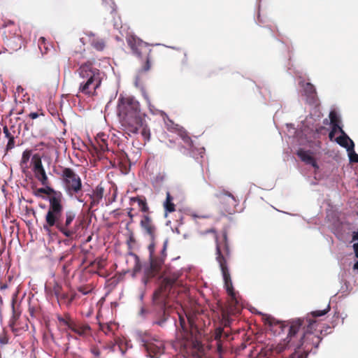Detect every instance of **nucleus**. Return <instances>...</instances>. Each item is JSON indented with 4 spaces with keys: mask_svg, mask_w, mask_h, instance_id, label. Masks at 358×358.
I'll use <instances>...</instances> for the list:
<instances>
[{
    "mask_svg": "<svg viewBox=\"0 0 358 358\" xmlns=\"http://www.w3.org/2000/svg\"><path fill=\"white\" fill-rule=\"evenodd\" d=\"M49 206L45 215L43 229L50 232L55 227L62 235L69 238L76 236L80 229L84 228V217H77L75 210L64 211V204L61 203L60 194L57 197H49Z\"/></svg>",
    "mask_w": 358,
    "mask_h": 358,
    "instance_id": "obj_1",
    "label": "nucleus"
},
{
    "mask_svg": "<svg viewBox=\"0 0 358 358\" xmlns=\"http://www.w3.org/2000/svg\"><path fill=\"white\" fill-rule=\"evenodd\" d=\"M140 227L143 235L148 238L150 244L148 250L150 252V264L145 270L144 282L146 284L148 280L159 273L164 259L166 257L167 241L164 243L163 248L159 256L155 255V241L157 237V227L150 215H142L140 220Z\"/></svg>",
    "mask_w": 358,
    "mask_h": 358,
    "instance_id": "obj_2",
    "label": "nucleus"
},
{
    "mask_svg": "<svg viewBox=\"0 0 358 358\" xmlns=\"http://www.w3.org/2000/svg\"><path fill=\"white\" fill-rule=\"evenodd\" d=\"M216 242V260L219 264L220 268L224 280V287L229 296V313L236 315L240 313L241 305L237 297V293L235 292L229 273L227 260L230 256V250L227 241V233L226 231L222 232V240L220 241L217 236L215 234Z\"/></svg>",
    "mask_w": 358,
    "mask_h": 358,
    "instance_id": "obj_3",
    "label": "nucleus"
},
{
    "mask_svg": "<svg viewBox=\"0 0 358 358\" xmlns=\"http://www.w3.org/2000/svg\"><path fill=\"white\" fill-rule=\"evenodd\" d=\"M80 76L86 81L80 83L79 92L89 96L95 95L96 90L101 83V72L98 69L94 68L90 62L82 64L78 69Z\"/></svg>",
    "mask_w": 358,
    "mask_h": 358,
    "instance_id": "obj_4",
    "label": "nucleus"
},
{
    "mask_svg": "<svg viewBox=\"0 0 358 358\" xmlns=\"http://www.w3.org/2000/svg\"><path fill=\"white\" fill-rule=\"evenodd\" d=\"M127 42L133 54L142 60V64L138 71L139 73L149 71L151 69L153 57L152 55V50L148 44L134 36L128 37Z\"/></svg>",
    "mask_w": 358,
    "mask_h": 358,
    "instance_id": "obj_5",
    "label": "nucleus"
},
{
    "mask_svg": "<svg viewBox=\"0 0 358 358\" xmlns=\"http://www.w3.org/2000/svg\"><path fill=\"white\" fill-rule=\"evenodd\" d=\"M61 178L66 193L70 196H75L79 201L78 195L82 194L83 183L80 176L71 168H63Z\"/></svg>",
    "mask_w": 358,
    "mask_h": 358,
    "instance_id": "obj_6",
    "label": "nucleus"
},
{
    "mask_svg": "<svg viewBox=\"0 0 358 358\" xmlns=\"http://www.w3.org/2000/svg\"><path fill=\"white\" fill-rule=\"evenodd\" d=\"M180 276L179 272H173L168 274L163 280L162 285L153 294V303L159 305L164 310V315L166 314L165 310V299L170 292L171 289L179 284L178 279Z\"/></svg>",
    "mask_w": 358,
    "mask_h": 358,
    "instance_id": "obj_7",
    "label": "nucleus"
},
{
    "mask_svg": "<svg viewBox=\"0 0 358 358\" xmlns=\"http://www.w3.org/2000/svg\"><path fill=\"white\" fill-rule=\"evenodd\" d=\"M138 340L151 358H159L164 353V342L157 336H152L148 332H141L138 334Z\"/></svg>",
    "mask_w": 358,
    "mask_h": 358,
    "instance_id": "obj_8",
    "label": "nucleus"
},
{
    "mask_svg": "<svg viewBox=\"0 0 358 358\" xmlns=\"http://www.w3.org/2000/svg\"><path fill=\"white\" fill-rule=\"evenodd\" d=\"M140 113V105L133 96H120L118 99L117 114L120 118Z\"/></svg>",
    "mask_w": 358,
    "mask_h": 358,
    "instance_id": "obj_9",
    "label": "nucleus"
},
{
    "mask_svg": "<svg viewBox=\"0 0 358 358\" xmlns=\"http://www.w3.org/2000/svg\"><path fill=\"white\" fill-rule=\"evenodd\" d=\"M120 120L123 130L128 135L137 134L141 127H143V122H145L141 115V113L120 118Z\"/></svg>",
    "mask_w": 358,
    "mask_h": 358,
    "instance_id": "obj_10",
    "label": "nucleus"
},
{
    "mask_svg": "<svg viewBox=\"0 0 358 358\" xmlns=\"http://www.w3.org/2000/svg\"><path fill=\"white\" fill-rule=\"evenodd\" d=\"M215 195L219 199L220 203L222 205V207L226 212L231 214L235 211V208L238 204V201L231 193L224 189H222L217 191Z\"/></svg>",
    "mask_w": 358,
    "mask_h": 358,
    "instance_id": "obj_11",
    "label": "nucleus"
},
{
    "mask_svg": "<svg viewBox=\"0 0 358 358\" xmlns=\"http://www.w3.org/2000/svg\"><path fill=\"white\" fill-rule=\"evenodd\" d=\"M31 163L33 165L32 170L35 178L41 182V185H50V180L46 174L41 159L38 155L36 154L32 157Z\"/></svg>",
    "mask_w": 358,
    "mask_h": 358,
    "instance_id": "obj_12",
    "label": "nucleus"
},
{
    "mask_svg": "<svg viewBox=\"0 0 358 358\" xmlns=\"http://www.w3.org/2000/svg\"><path fill=\"white\" fill-rule=\"evenodd\" d=\"M294 341L290 339V338H288V336L287 338L282 341L280 343H278L275 345H272L271 348V355H277L282 354L284 351H285L287 349L289 348L291 345L294 346Z\"/></svg>",
    "mask_w": 358,
    "mask_h": 358,
    "instance_id": "obj_13",
    "label": "nucleus"
},
{
    "mask_svg": "<svg viewBox=\"0 0 358 358\" xmlns=\"http://www.w3.org/2000/svg\"><path fill=\"white\" fill-rule=\"evenodd\" d=\"M303 91L307 97L308 103L310 105H317L318 99L315 86L310 83H306L303 85Z\"/></svg>",
    "mask_w": 358,
    "mask_h": 358,
    "instance_id": "obj_14",
    "label": "nucleus"
},
{
    "mask_svg": "<svg viewBox=\"0 0 358 358\" xmlns=\"http://www.w3.org/2000/svg\"><path fill=\"white\" fill-rule=\"evenodd\" d=\"M103 194L104 187L101 184L97 185L93 190L92 194L90 195L91 199L89 207L90 210L99 205L103 196Z\"/></svg>",
    "mask_w": 358,
    "mask_h": 358,
    "instance_id": "obj_15",
    "label": "nucleus"
},
{
    "mask_svg": "<svg viewBox=\"0 0 358 358\" xmlns=\"http://www.w3.org/2000/svg\"><path fill=\"white\" fill-rule=\"evenodd\" d=\"M135 203H137L138 208L140 211L143 213V215L152 214V212L150 210V208L147 203L146 199L144 196H138L135 197H131L130 204L133 205Z\"/></svg>",
    "mask_w": 358,
    "mask_h": 358,
    "instance_id": "obj_16",
    "label": "nucleus"
},
{
    "mask_svg": "<svg viewBox=\"0 0 358 358\" xmlns=\"http://www.w3.org/2000/svg\"><path fill=\"white\" fill-rule=\"evenodd\" d=\"M296 155L306 164H310L315 169L319 168L316 160L312 156V152L310 150H304L301 148L297 151Z\"/></svg>",
    "mask_w": 358,
    "mask_h": 358,
    "instance_id": "obj_17",
    "label": "nucleus"
},
{
    "mask_svg": "<svg viewBox=\"0 0 358 358\" xmlns=\"http://www.w3.org/2000/svg\"><path fill=\"white\" fill-rule=\"evenodd\" d=\"M72 331L78 336L85 337L90 334L91 327L87 324L76 323L75 322L71 324L70 329Z\"/></svg>",
    "mask_w": 358,
    "mask_h": 358,
    "instance_id": "obj_18",
    "label": "nucleus"
},
{
    "mask_svg": "<svg viewBox=\"0 0 358 358\" xmlns=\"http://www.w3.org/2000/svg\"><path fill=\"white\" fill-rule=\"evenodd\" d=\"M341 135L337 137L335 141L341 147L348 150H353L355 147L354 142L349 138L343 129H340Z\"/></svg>",
    "mask_w": 358,
    "mask_h": 358,
    "instance_id": "obj_19",
    "label": "nucleus"
},
{
    "mask_svg": "<svg viewBox=\"0 0 358 358\" xmlns=\"http://www.w3.org/2000/svg\"><path fill=\"white\" fill-rule=\"evenodd\" d=\"M176 134L181 138L183 142L187 145L189 149H191L194 147L193 141L191 137L189 136L188 132L181 127L179 130L176 132Z\"/></svg>",
    "mask_w": 358,
    "mask_h": 358,
    "instance_id": "obj_20",
    "label": "nucleus"
},
{
    "mask_svg": "<svg viewBox=\"0 0 358 358\" xmlns=\"http://www.w3.org/2000/svg\"><path fill=\"white\" fill-rule=\"evenodd\" d=\"M31 153L32 151L31 150H25L22 152V159L20 161V167L23 173H25L26 171L29 169L27 164L31 156Z\"/></svg>",
    "mask_w": 358,
    "mask_h": 358,
    "instance_id": "obj_21",
    "label": "nucleus"
},
{
    "mask_svg": "<svg viewBox=\"0 0 358 358\" xmlns=\"http://www.w3.org/2000/svg\"><path fill=\"white\" fill-rule=\"evenodd\" d=\"M92 38L90 40L91 45L99 51H102L105 48V41L102 38H96L94 34H90Z\"/></svg>",
    "mask_w": 358,
    "mask_h": 358,
    "instance_id": "obj_22",
    "label": "nucleus"
},
{
    "mask_svg": "<svg viewBox=\"0 0 358 358\" xmlns=\"http://www.w3.org/2000/svg\"><path fill=\"white\" fill-rule=\"evenodd\" d=\"M97 143V149L100 152H104L105 151L108 150V143H107V136L102 134L101 135H98L96 139Z\"/></svg>",
    "mask_w": 358,
    "mask_h": 358,
    "instance_id": "obj_23",
    "label": "nucleus"
},
{
    "mask_svg": "<svg viewBox=\"0 0 358 358\" xmlns=\"http://www.w3.org/2000/svg\"><path fill=\"white\" fill-rule=\"evenodd\" d=\"M173 197L171 194L168 192L166 193V201L164 203L165 211L167 213H173L176 210V206L173 202Z\"/></svg>",
    "mask_w": 358,
    "mask_h": 358,
    "instance_id": "obj_24",
    "label": "nucleus"
},
{
    "mask_svg": "<svg viewBox=\"0 0 358 358\" xmlns=\"http://www.w3.org/2000/svg\"><path fill=\"white\" fill-rule=\"evenodd\" d=\"M123 345H124V343L122 340L119 339L116 341L115 343L110 342L108 343L106 347L113 352L116 350V348H118L122 354L124 355L126 352V348H124Z\"/></svg>",
    "mask_w": 358,
    "mask_h": 358,
    "instance_id": "obj_25",
    "label": "nucleus"
},
{
    "mask_svg": "<svg viewBox=\"0 0 358 358\" xmlns=\"http://www.w3.org/2000/svg\"><path fill=\"white\" fill-rule=\"evenodd\" d=\"M164 122H165L166 129L171 132L176 133L179 130V129L182 127L179 124L173 122V121H172L169 117H167L166 119L164 120Z\"/></svg>",
    "mask_w": 358,
    "mask_h": 358,
    "instance_id": "obj_26",
    "label": "nucleus"
},
{
    "mask_svg": "<svg viewBox=\"0 0 358 358\" xmlns=\"http://www.w3.org/2000/svg\"><path fill=\"white\" fill-rule=\"evenodd\" d=\"M42 185L44 187V189L46 192V193H45V194H47V195L53 194L50 197H57V196H58V194H60L61 203H63V196L60 192L55 191V189L50 187V185Z\"/></svg>",
    "mask_w": 358,
    "mask_h": 358,
    "instance_id": "obj_27",
    "label": "nucleus"
},
{
    "mask_svg": "<svg viewBox=\"0 0 358 358\" xmlns=\"http://www.w3.org/2000/svg\"><path fill=\"white\" fill-rule=\"evenodd\" d=\"M102 1L105 5L106 10L109 13L113 14L116 12V5L113 0H102Z\"/></svg>",
    "mask_w": 358,
    "mask_h": 358,
    "instance_id": "obj_28",
    "label": "nucleus"
},
{
    "mask_svg": "<svg viewBox=\"0 0 358 358\" xmlns=\"http://www.w3.org/2000/svg\"><path fill=\"white\" fill-rule=\"evenodd\" d=\"M329 119L331 126H340L341 120L335 110H331L329 113Z\"/></svg>",
    "mask_w": 358,
    "mask_h": 358,
    "instance_id": "obj_29",
    "label": "nucleus"
},
{
    "mask_svg": "<svg viewBox=\"0 0 358 358\" xmlns=\"http://www.w3.org/2000/svg\"><path fill=\"white\" fill-rule=\"evenodd\" d=\"M57 318L62 324L66 326L69 329H70L71 324L73 322L69 314H65V318L61 315H57Z\"/></svg>",
    "mask_w": 358,
    "mask_h": 358,
    "instance_id": "obj_30",
    "label": "nucleus"
},
{
    "mask_svg": "<svg viewBox=\"0 0 358 358\" xmlns=\"http://www.w3.org/2000/svg\"><path fill=\"white\" fill-rule=\"evenodd\" d=\"M12 310H13V316L12 317L10 318V326L14 329V327L15 326L16 324V321L18 320L19 317H20V313H17L15 310V303L14 301L12 303Z\"/></svg>",
    "mask_w": 358,
    "mask_h": 358,
    "instance_id": "obj_31",
    "label": "nucleus"
},
{
    "mask_svg": "<svg viewBox=\"0 0 358 358\" xmlns=\"http://www.w3.org/2000/svg\"><path fill=\"white\" fill-rule=\"evenodd\" d=\"M52 293L57 297L58 303H59V296L62 293V287L59 284L55 282L52 288Z\"/></svg>",
    "mask_w": 358,
    "mask_h": 358,
    "instance_id": "obj_32",
    "label": "nucleus"
},
{
    "mask_svg": "<svg viewBox=\"0 0 358 358\" xmlns=\"http://www.w3.org/2000/svg\"><path fill=\"white\" fill-rule=\"evenodd\" d=\"M141 135L145 140L149 141L150 138V131L148 125L145 124V122H143V127H141Z\"/></svg>",
    "mask_w": 358,
    "mask_h": 358,
    "instance_id": "obj_33",
    "label": "nucleus"
},
{
    "mask_svg": "<svg viewBox=\"0 0 358 358\" xmlns=\"http://www.w3.org/2000/svg\"><path fill=\"white\" fill-rule=\"evenodd\" d=\"M38 48L42 54H45L48 52V48L46 46L45 39L43 37L40 38L38 41Z\"/></svg>",
    "mask_w": 358,
    "mask_h": 358,
    "instance_id": "obj_34",
    "label": "nucleus"
},
{
    "mask_svg": "<svg viewBox=\"0 0 358 358\" xmlns=\"http://www.w3.org/2000/svg\"><path fill=\"white\" fill-rule=\"evenodd\" d=\"M77 289L79 292L82 293L84 295H86L92 291L93 287L91 285H87L80 286L78 287Z\"/></svg>",
    "mask_w": 358,
    "mask_h": 358,
    "instance_id": "obj_35",
    "label": "nucleus"
},
{
    "mask_svg": "<svg viewBox=\"0 0 358 358\" xmlns=\"http://www.w3.org/2000/svg\"><path fill=\"white\" fill-rule=\"evenodd\" d=\"M349 152V158L350 161L353 163H358V154H357L354 149L353 150H348Z\"/></svg>",
    "mask_w": 358,
    "mask_h": 358,
    "instance_id": "obj_36",
    "label": "nucleus"
},
{
    "mask_svg": "<svg viewBox=\"0 0 358 358\" xmlns=\"http://www.w3.org/2000/svg\"><path fill=\"white\" fill-rule=\"evenodd\" d=\"M342 129L340 126H331V130L329 134V138L331 141H332L334 138L335 134L338 131L340 132V129Z\"/></svg>",
    "mask_w": 358,
    "mask_h": 358,
    "instance_id": "obj_37",
    "label": "nucleus"
},
{
    "mask_svg": "<svg viewBox=\"0 0 358 358\" xmlns=\"http://www.w3.org/2000/svg\"><path fill=\"white\" fill-rule=\"evenodd\" d=\"M135 243H136L135 237L134 236V234L132 232H131L129 235L127 240V244L129 248L131 249Z\"/></svg>",
    "mask_w": 358,
    "mask_h": 358,
    "instance_id": "obj_38",
    "label": "nucleus"
},
{
    "mask_svg": "<svg viewBox=\"0 0 358 358\" xmlns=\"http://www.w3.org/2000/svg\"><path fill=\"white\" fill-rule=\"evenodd\" d=\"M99 329L102 331H103L106 334H108L110 331H111L110 325L108 324H99Z\"/></svg>",
    "mask_w": 358,
    "mask_h": 358,
    "instance_id": "obj_39",
    "label": "nucleus"
},
{
    "mask_svg": "<svg viewBox=\"0 0 358 358\" xmlns=\"http://www.w3.org/2000/svg\"><path fill=\"white\" fill-rule=\"evenodd\" d=\"M69 299V295L67 293L62 292L61 296H59V304L60 305L61 303H64L66 305V301H68Z\"/></svg>",
    "mask_w": 358,
    "mask_h": 358,
    "instance_id": "obj_40",
    "label": "nucleus"
},
{
    "mask_svg": "<svg viewBox=\"0 0 358 358\" xmlns=\"http://www.w3.org/2000/svg\"><path fill=\"white\" fill-rule=\"evenodd\" d=\"M90 352L95 357H99L101 355V351L97 346H92L90 349Z\"/></svg>",
    "mask_w": 358,
    "mask_h": 358,
    "instance_id": "obj_41",
    "label": "nucleus"
},
{
    "mask_svg": "<svg viewBox=\"0 0 358 358\" xmlns=\"http://www.w3.org/2000/svg\"><path fill=\"white\" fill-rule=\"evenodd\" d=\"M130 255H131V256H133V257L135 258V259H136V265H135V267H134V271H135V272H137V271H138L140 270V265H139V259H138V257L136 254L132 253V252H131V253H130Z\"/></svg>",
    "mask_w": 358,
    "mask_h": 358,
    "instance_id": "obj_42",
    "label": "nucleus"
},
{
    "mask_svg": "<svg viewBox=\"0 0 358 358\" xmlns=\"http://www.w3.org/2000/svg\"><path fill=\"white\" fill-rule=\"evenodd\" d=\"M14 145H15V138H14V137H10V138H8V142L6 145V148H7V150H11L12 148H14Z\"/></svg>",
    "mask_w": 358,
    "mask_h": 358,
    "instance_id": "obj_43",
    "label": "nucleus"
},
{
    "mask_svg": "<svg viewBox=\"0 0 358 358\" xmlns=\"http://www.w3.org/2000/svg\"><path fill=\"white\" fill-rule=\"evenodd\" d=\"M222 334H223V329H221V328H219L217 329H216V331H215V339L219 341L220 340L222 336Z\"/></svg>",
    "mask_w": 358,
    "mask_h": 358,
    "instance_id": "obj_44",
    "label": "nucleus"
},
{
    "mask_svg": "<svg viewBox=\"0 0 358 358\" xmlns=\"http://www.w3.org/2000/svg\"><path fill=\"white\" fill-rule=\"evenodd\" d=\"M3 133L5 134V136L8 139L10 138V137H13V136L10 134V132L9 131L8 128L6 126L3 127Z\"/></svg>",
    "mask_w": 358,
    "mask_h": 358,
    "instance_id": "obj_45",
    "label": "nucleus"
},
{
    "mask_svg": "<svg viewBox=\"0 0 358 358\" xmlns=\"http://www.w3.org/2000/svg\"><path fill=\"white\" fill-rule=\"evenodd\" d=\"M76 293H73L71 296H69V299L66 301V306H69L71 304V303L73 302V301L76 299Z\"/></svg>",
    "mask_w": 358,
    "mask_h": 358,
    "instance_id": "obj_46",
    "label": "nucleus"
},
{
    "mask_svg": "<svg viewBox=\"0 0 358 358\" xmlns=\"http://www.w3.org/2000/svg\"><path fill=\"white\" fill-rule=\"evenodd\" d=\"M46 193L44 187H41V188H38L36 189V192H35V195L36 196H39L41 194H45Z\"/></svg>",
    "mask_w": 358,
    "mask_h": 358,
    "instance_id": "obj_47",
    "label": "nucleus"
},
{
    "mask_svg": "<svg viewBox=\"0 0 358 358\" xmlns=\"http://www.w3.org/2000/svg\"><path fill=\"white\" fill-rule=\"evenodd\" d=\"M128 210H129L128 213H127L128 216L129 217V218L131 220V222H132L133 221V218L134 217V215L132 213L133 208H129Z\"/></svg>",
    "mask_w": 358,
    "mask_h": 358,
    "instance_id": "obj_48",
    "label": "nucleus"
},
{
    "mask_svg": "<svg viewBox=\"0 0 358 358\" xmlns=\"http://www.w3.org/2000/svg\"><path fill=\"white\" fill-rule=\"evenodd\" d=\"M39 116L38 113H30L29 114V117L31 118V119H36Z\"/></svg>",
    "mask_w": 358,
    "mask_h": 358,
    "instance_id": "obj_49",
    "label": "nucleus"
},
{
    "mask_svg": "<svg viewBox=\"0 0 358 358\" xmlns=\"http://www.w3.org/2000/svg\"><path fill=\"white\" fill-rule=\"evenodd\" d=\"M8 288V285L6 283H3L0 282V289L5 290Z\"/></svg>",
    "mask_w": 358,
    "mask_h": 358,
    "instance_id": "obj_50",
    "label": "nucleus"
},
{
    "mask_svg": "<svg viewBox=\"0 0 358 358\" xmlns=\"http://www.w3.org/2000/svg\"><path fill=\"white\" fill-rule=\"evenodd\" d=\"M180 325L182 327V329L185 331V320L184 319L180 316Z\"/></svg>",
    "mask_w": 358,
    "mask_h": 358,
    "instance_id": "obj_51",
    "label": "nucleus"
},
{
    "mask_svg": "<svg viewBox=\"0 0 358 358\" xmlns=\"http://www.w3.org/2000/svg\"><path fill=\"white\" fill-rule=\"evenodd\" d=\"M187 320H188L189 324L191 326V327H193V326L194 325V322L192 317L187 316Z\"/></svg>",
    "mask_w": 358,
    "mask_h": 358,
    "instance_id": "obj_52",
    "label": "nucleus"
},
{
    "mask_svg": "<svg viewBox=\"0 0 358 358\" xmlns=\"http://www.w3.org/2000/svg\"><path fill=\"white\" fill-rule=\"evenodd\" d=\"M223 319L224 320V326L229 325V320L226 317L225 314H223Z\"/></svg>",
    "mask_w": 358,
    "mask_h": 358,
    "instance_id": "obj_53",
    "label": "nucleus"
},
{
    "mask_svg": "<svg viewBox=\"0 0 358 358\" xmlns=\"http://www.w3.org/2000/svg\"><path fill=\"white\" fill-rule=\"evenodd\" d=\"M187 335L186 336H185V338L187 340V341H189L190 338H192V334H189L187 332L185 333Z\"/></svg>",
    "mask_w": 358,
    "mask_h": 358,
    "instance_id": "obj_54",
    "label": "nucleus"
},
{
    "mask_svg": "<svg viewBox=\"0 0 358 358\" xmlns=\"http://www.w3.org/2000/svg\"><path fill=\"white\" fill-rule=\"evenodd\" d=\"M166 319L164 317L163 320H159V321H157V322H155V324H158V325H159V326H162V324L166 321Z\"/></svg>",
    "mask_w": 358,
    "mask_h": 358,
    "instance_id": "obj_55",
    "label": "nucleus"
},
{
    "mask_svg": "<svg viewBox=\"0 0 358 358\" xmlns=\"http://www.w3.org/2000/svg\"><path fill=\"white\" fill-rule=\"evenodd\" d=\"M273 319H271V318H268V319L267 320L268 323L269 324V325H271H271H273Z\"/></svg>",
    "mask_w": 358,
    "mask_h": 358,
    "instance_id": "obj_56",
    "label": "nucleus"
},
{
    "mask_svg": "<svg viewBox=\"0 0 358 358\" xmlns=\"http://www.w3.org/2000/svg\"><path fill=\"white\" fill-rule=\"evenodd\" d=\"M66 268H67V266L66 264H64L63 266V271H64V273H68L69 271H66Z\"/></svg>",
    "mask_w": 358,
    "mask_h": 358,
    "instance_id": "obj_57",
    "label": "nucleus"
},
{
    "mask_svg": "<svg viewBox=\"0 0 358 358\" xmlns=\"http://www.w3.org/2000/svg\"><path fill=\"white\" fill-rule=\"evenodd\" d=\"M206 232H208V233L212 232V233L215 234V230L214 229H210L207 230Z\"/></svg>",
    "mask_w": 358,
    "mask_h": 358,
    "instance_id": "obj_58",
    "label": "nucleus"
},
{
    "mask_svg": "<svg viewBox=\"0 0 358 358\" xmlns=\"http://www.w3.org/2000/svg\"><path fill=\"white\" fill-rule=\"evenodd\" d=\"M91 239H92V236H90L87 238L86 241H87V242H90V241H91Z\"/></svg>",
    "mask_w": 358,
    "mask_h": 358,
    "instance_id": "obj_59",
    "label": "nucleus"
},
{
    "mask_svg": "<svg viewBox=\"0 0 358 358\" xmlns=\"http://www.w3.org/2000/svg\"><path fill=\"white\" fill-rule=\"evenodd\" d=\"M102 266H102L101 262H99V263H98V267H99V268H101Z\"/></svg>",
    "mask_w": 358,
    "mask_h": 358,
    "instance_id": "obj_60",
    "label": "nucleus"
},
{
    "mask_svg": "<svg viewBox=\"0 0 358 358\" xmlns=\"http://www.w3.org/2000/svg\"><path fill=\"white\" fill-rule=\"evenodd\" d=\"M324 124H327V119H325V120H324Z\"/></svg>",
    "mask_w": 358,
    "mask_h": 358,
    "instance_id": "obj_61",
    "label": "nucleus"
},
{
    "mask_svg": "<svg viewBox=\"0 0 358 358\" xmlns=\"http://www.w3.org/2000/svg\"><path fill=\"white\" fill-rule=\"evenodd\" d=\"M30 312H31V315H33V310H30Z\"/></svg>",
    "mask_w": 358,
    "mask_h": 358,
    "instance_id": "obj_62",
    "label": "nucleus"
}]
</instances>
